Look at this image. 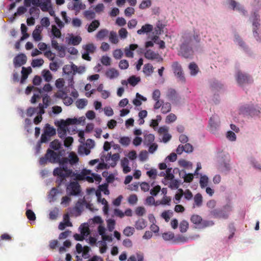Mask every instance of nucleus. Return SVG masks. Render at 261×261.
<instances>
[{
	"label": "nucleus",
	"mask_w": 261,
	"mask_h": 261,
	"mask_svg": "<svg viewBox=\"0 0 261 261\" xmlns=\"http://www.w3.org/2000/svg\"><path fill=\"white\" fill-rule=\"evenodd\" d=\"M58 162L60 167L55 168L53 171L54 175L57 176L56 182L58 186L65 184L68 178H70V180H86L89 182H93L95 181L97 184L101 180L100 175L92 173L90 170L84 169L80 172H73L72 170L68 169L69 163L67 158H63Z\"/></svg>",
	"instance_id": "1"
},
{
	"label": "nucleus",
	"mask_w": 261,
	"mask_h": 261,
	"mask_svg": "<svg viewBox=\"0 0 261 261\" xmlns=\"http://www.w3.org/2000/svg\"><path fill=\"white\" fill-rule=\"evenodd\" d=\"M193 36L191 34H185L182 38L179 55L185 58H191L193 55V50L191 47V43Z\"/></svg>",
	"instance_id": "2"
},
{
	"label": "nucleus",
	"mask_w": 261,
	"mask_h": 261,
	"mask_svg": "<svg viewBox=\"0 0 261 261\" xmlns=\"http://www.w3.org/2000/svg\"><path fill=\"white\" fill-rule=\"evenodd\" d=\"M250 19L252 21L253 36L257 42H260L261 41V37L260 36V31H259L260 26L259 16L256 12H254Z\"/></svg>",
	"instance_id": "3"
},
{
	"label": "nucleus",
	"mask_w": 261,
	"mask_h": 261,
	"mask_svg": "<svg viewBox=\"0 0 261 261\" xmlns=\"http://www.w3.org/2000/svg\"><path fill=\"white\" fill-rule=\"evenodd\" d=\"M234 77L237 84L240 86L253 82V79L250 75L240 70L236 72Z\"/></svg>",
	"instance_id": "4"
},
{
	"label": "nucleus",
	"mask_w": 261,
	"mask_h": 261,
	"mask_svg": "<svg viewBox=\"0 0 261 261\" xmlns=\"http://www.w3.org/2000/svg\"><path fill=\"white\" fill-rule=\"evenodd\" d=\"M171 67L177 81L181 83H185L186 78L181 65L178 62H174L171 65Z\"/></svg>",
	"instance_id": "5"
},
{
	"label": "nucleus",
	"mask_w": 261,
	"mask_h": 261,
	"mask_svg": "<svg viewBox=\"0 0 261 261\" xmlns=\"http://www.w3.org/2000/svg\"><path fill=\"white\" fill-rule=\"evenodd\" d=\"M76 250L77 253L76 255L77 260L82 261L81 257L85 259L88 258L90 257V248L88 246L83 247L81 244L77 243L76 245Z\"/></svg>",
	"instance_id": "6"
},
{
	"label": "nucleus",
	"mask_w": 261,
	"mask_h": 261,
	"mask_svg": "<svg viewBox=\"0 0 261 261\" xmlns=\"http://www.w3.org/2000/svg\"><path fill=\"white\" fill-rule=\"evenodd\" d=\"M67 180L65 182L66 186V192L69 195L77 196L81 192L80 186L77 181H71L67 184Z\"/></svg>",
	"instance_id": "7"
},
{
	"label": "nucleus",
	"mask_w": 261,
	"mask_h": 261,
	"mask_svg": "<svg viewBox=\"0 0 261 261\" xmlns=\"http://www.w3.org/2000/svg\"><path fill=\"white\" fill-rule=\"evenodd\" d=\"M96 49V46L93 43H89L83 46L82 58L87 61H90L91 58L90 54L93 53Z\"/></svg>",
	"instance_id": "8"
},
{
	"label": "nucleus",
	"mask_w": 261,
	"mask_h": 261,
	"mask_svg": "<svg viewBox=\"0 0 261 261\" xmlns=\"http://www.w3.org/2000/svg\"><path fill=\"white\" fill-rule=\"evenodd\" d=\"M79 229H80L81 234L76 233L73 236L76 241H82L85 239L90 233L89 226L87 224H82Z\"/></svg>",
	"instance_id": "9"
},
{
	"label": "nucleus",
	"mask_w": 261,
	"mask_h": 261,
	"mask_svg": "<svg viewBox=\"0 0 261 261\" xmlns=\"http://www.w3.org/2000/svg\"><path fill=\"white\" fill-rule=\"evenodd\" d=\"M217 167L220 172L225 174L228 173L232 168L230 162L225 160H218Z\"/></svg>",
	"instance_id": "10"
},
{
	"label": "nucleus",
	"mask_w": 261,
	"mask_h": 261,
	"mask_svg": "<svg viewBox=\"0 0 261 261\" xmlns=\"http://www.w3.org/2000/svg\"><path fill=\"white\" fill-rule=\"evenodd\" d=\"M220 124L219 117L217 115H213L210 119V131L213 134H216L217 128Z\"/></svg>",
	"instance_id": "11"
},
{
	"label": "nucleus",
	"mask_w": 261,
	"mask_h": 261,
	"mask_svg": "<svg viewBox=\"0 0 261 261\" xmlns=\"http://www.w3.org/2000/svg\"><path fill=\"white\" fill-rule=\"evenodd\" d=\"M119 159L120 155L119 153H116L112 155L111 153H108L106 157V161L109 164V167H114L116 165Z\"/></svg>",
	"instance_id": "12"
},
{
	"label": "nucleus",
	"mask_w": 261,
	"mask_h": 261,
	"mask_svg": "<svg viewBox=\"0 0 261 261\" xmlns=\"http://www.w3.org/2000/svg\"><path fill=\"white\" fill-rule=\"evenodd\" d=\"M228 4L229 7L233 10L238 11L243 15L246 14V12L245 10L244 7L237 2L230 0L229 1Z\"/></svg>",
	"instance_id": "13"
},
{
	"label": "nucleus",
	"mask_w": 261,
	"mask_h": 261,
	"mask_svg": "<svg viewBox=\"0 0 261 261\" xmlns=\"http://www.w3.org/2000/svg\"><path fill=\"white\" fill-rule=\"evenodd\" d=\"M74 64L71 63L70 64H67L64 66L63 68V72L68 75H73L74 74ZM71 86L72 85L73 77L72 76L70 79Z\"/></svg>",
	"instance_id": "14"
},
{
	"label": "nucleus",
	"mask_w": 261,
	"mask_h": 261,
	"mask_svg": "<svg viewBox=\"0 0 261 261\" xmlns=\"http://www.w3.org/2000/svg\"><path fill=\"white\" fill-rule=\"evenodd\" d=\"M14 66L16 67H19L21 66L24 65L27 61V57L23 54H21L15 57L14 59Z\"/></svg>",
	"instance_id": "15"
},
{
	"label": "nucleus",
	"mask_w": 261,
	"mask_h": 261,
	"mask_svg": "<svg viewBox=\"0 0 261 261\" xmlns=\"http://www.w3.org/2000/svg\"><path fill=\"white\" fill-rule=\"evenodd\" d=\"M46 157L50 163H57L60 161L59 154L50 149H48L46 153Z\"/></svg>",
	"instance_id": "16"
},
{
	"label": "nucleus",
	"mask_w": 261,
	"mask_h": 261,
	"mask_svg": "<svg viewBox=\"0 0 261 261\" xmlns=\"http://www.w3.org/2000/svg\"><path fill=\"white\" fill-rule=\"evenodd\" d=\"M45 113V110L43 108L38 106L37 108L30 107L27 109V115L29 117H31L33 115L37 114V115H42Z\"/></svg>",
	"instance_id": "17"
},
{
	"label": "nucleus",
	"mask_w": 261,
	"mask_h": 261,
	"mask_svg": "<svg viewBox=\"0 0 261 261\" xmlns=\"http://www.w3.org/2000/svg\"><path fill=\"white\" fill-rule=\"evenodd\" d=\"M210 214L214 218L227 219V215L224 213L223 208L214 209L211 211Z\"/></svg>",
	"instance_id": "18"
},
{
	"label": "nucleus",
	"mask_w": 261,
	"mask_h": 261,
	"mask_svg": "<svg viewBox=\"0 0 261 261\" xmlns=\"http://www.w3.org/2000/svg\"><path fill=\"white\" fill-rule=\"evenodd\" d=\"M233 41L236 44L240 47L241 49L245 51L247 50V47L246 45L238 34H234Z\"/></svg>",
	"instance_id": "19"
},
{
	"label": "nucleus",
	"mask_w": 261,
	"mask_h": 261,
	"mask_svg": "<svg viewBox=\"0 0 261 261\" xmlns=\"http://www.w3.org/2000/svg\"><path fill=\"white\" fill-rule=\"evenodd\" d=\"M138 46L136 44H132L129 46L124 48L125 56L127 58H133L134 57L133 51L138 48Z\"/></svg>",
	"instance_id": "20"
},
{
	"label": "nucleus",
	"mask_w": 261,
	"mask_h": 261,
	"mask_svg": "<svg viewBox=\"0 0 261 261\" xmlns=\"http://www.w3.org/2000/svg\"><path fill=\"white\" fill-rule=\"evenodd\" d=\"M190 74L191 76H196L199 72L198 65L194 62H191L188 66Z\"/></svg>",
	"instance_id": "21"
},
{
	"label": "nucleus",
	"mask_w": 261,
	"mask_h": 261,
	"mask_svg": "<svg viewBox=\"0 0 261 261\" xmlns=\"http://www.w3.org/2000/svg\"><path fill=\"white\" fill-rule=\"evenodd\" d=\"M42 29L41 26L37 25L32 33V37L35 41L38 42L42 40L41 33Z\"/></svg>",
	"instance_id": "22"
},
{
	"label": "nucleus",
	"mask_w": 261,
	"mask_h": 261,
	"mask_svg": "<svg viewBox=\"0 0 261 261\" xmlns=\"http://www.w3.org/2000/svg\"><path fill=\"white\" fill-rule=\"evenodd\" d=\"M119 73L115 68H111L108 69L106 72V77L110 80H113L118 77Z\"/></svg>",
	"instance_id": "23"
},
{
	"label": "nucleus",
	"mask_w": 261,
	"mask_h": 261,
	"mask_svg": "<svg viewBox=\"0 0 261 261\" xmlns=\"http://www.w3.org/2000/svg\"><path fill=\"white\" fill-rule=\"evenodd\" d=\"M86 204V201L84 199H80L75 204L74 210L77 213V215H80L83 211L84 206Z\"/></svg>",
	"instance_id": "24"
},
{
	"label": "nucleus",
	"mask_w": 261,
	"mask_h": 261,
	"mask_svg": "<svg viewBox=\"0 0 261 261\" xmlns=\"http://www.w3.org/2000/svg\"><path fill=\"white\" fill-rule=\"evenodd\" d=\"M72 225V223L69 220V215L68 214H66L64 216L63 222H62L59 224L58 227L60 230H62L66 227H71Z\"/></svg>",
	"instance_id": "25"
},
{
	"label": "nucleus",
	"mask_w": 261,
	"mask_h": 261,
	"mask_svg": "<svg viewBox=\"0 0 261 261\" xmlns=\"http://www.w3.org/2000/svg\"><path fill=\"white\" fill-rule=\"evenodd\" d=\"M166 96L169 101L174 102L176 101L177 93L175 90L169 89L166 92Z\"/></svg>",
	"instance_id": "26"
},
{
	"label": "nucleus",
	"mask_w": 261,
	"mask_h": 261,
	"mask_svg": "<svg viewBox=\"0 0 261 261\" xmlns=\"http://www.w3.org/2000/svg\"><path fill=\"white\" fill-rule=\"evenodd\" d=\"M41 10L43 12H47L51 8V3L50 0H41L39 6Z\"/></svg>",
	"instance_id": "27"
},
{
	"label": "nucleus",
	"mask_w": 261,
	"mask_h": 261,
	"mask_svg": "<svg viewBox=\"0 0 261 261\" xmlns=\"http://www.w3.org/2000/svg\"><path fill=\"white\" fill-rule=\"evenodd\" d=\"M179 176L184 179L186 182H190L193 179L194 176L192 173H187L184 170H182L179 172Z\"/></svg>",
	"instance_id": "28"
},
{
	"label": "nucleus",
	"mask_w": 261,
	"mask_h": 261,
	"mask_svg": "<svg viewBox=\"0 0 261 261\" xmlns=\"http://www.w3.org/2000/svg\"><path fill=\"white\" fill-rule=\"evenodd\" d=\"M121 165L124 173H127L130 171L131 168L129 166V161L127 158H124L121 160Z\"/></svg>",
	"instance_id": "29"
},
{
	"label": "nucleus",
	"mask_w": 261,
	"mask_h": 261,
	"mask_svg": "<svg viewBox=\"0 0 261 261\" xmlns=\"http://www.w3.org/2000/svg\"><path fill=\"white\" fill-rule=\"evenodd\" d=\"M209 178L208 176L205 174H200L199 185L201 189H204L208 184Z\"/></svg>",
	"instance_id": "30"
},
{
	"label": "nucleus",
	"mask_w": 261,
	"mask_h": 261,
	"mask_svg": "<svg viewBox=\"0 0 261 261\" xmlns=\"http://www.w3.org/2000/svg\"><path fill=\"white\" fill-rule=\"evenodd\" d=\"M153 30V26L149 24H146L143 25L141 29L137 31L139 35H142L145 33H149Z\"/></svg>",
	"instance_id": "31"
},
{
	"label": "nucleus",
	"mask_w": 261,
	"mask_h": 261,
	"mask_svg": "<svg viewBox=\"0 0 261 261\" xmlns=\"http://www.w3.org/2000/svg\"><path fill=\"white\" fill-rule=\"evenodd\" d=\"M260 110L261 108L259 106L251 105H250L249 115L251 116H258L260 114Z\"/></svg>",
	"instance_id": "32"
},
{
	"label": "nucleus",
	"mask_w": 261,
	"mask_h": 261,
	"mask_svg": "<svg viewBox=\"0 0 261 261\" xmlns=\"http://www.w3.org/2000/svg\"><path fill=\"white\" fill-rule=\"evenodd\" d=\"M194 205L193 207H200L203 202V197L201 194L197 193L194 197Z\"/></svg>",
	"instance_id": "33"
},
{
	"label": "nucleus",
	"mask_w": 261,
	"mask_h": 261,
	"mask_svg": "<svg viewBox=\"0 0 261 261\" xmlns=\"http://www.w3.org/2000/svg\"><path fill=\"white\" fill-rule=\"evenodd\" d=\"M250 105L248 104H244L241 106L239 109V113L240 114L243 115H249Z\"/></svg>",
	"instance_id": "34"
},
{
	"label": "nucleus",
	"mask_w": 261,
	"mask_h": 261,
	"mask_svg": "<svg viewBox=\"0 0 261 261\" xmlns=\"http://www.w3.org/2000/svg\"><path fill=\"white\" fill-rule=\"evenodd\" d=\"M144 56L148 60H154L158 58L159 55L151 49H147L144 54Z\"/></svg>",
	"instance_id": "35"
},
{
	"label": "nucleus",
	"mask_w": 261,
	"mask_h": 261,
	"mask_svg": "<svg viewBox=\"0 0 261 261\" xmlns=\"http://www.w3.org/2000/svg\"><path fill=\"white\" fill-rule=\"evenodd\" d=\"M166 182L168 183L167 185H168V187L172 190L177 189L180 185L179 180L173 178L172 179H167Z\"/></svg>",
	"instance_id": "36"
},
{
	"label": "nucleus",
	"mask_w": 261,
	"mask_h": 261,
	"mask_svg": "<svg viewBox=\"0 0 261 261\" xmlns=\"http://www.w3.org/2000/svg\"><path fill=\"white\" fill-rule=\"evenodd\" d=\"M31 71H32V69L31 67H28V68H26L24 67H23L22 68V70H21L22 77H21V79L20 81L21 83H22V84L23 83V82L28 78L29 74H30Z\"/></svg>",
	"instance_id": "37"
},
{
	"label": "nucleus",
	"mask_w": 261,
	"mask_h": 261,
	"mask_svg": "<svg viewBox=\"0 0 261 261\" xmlns=\"http://www.w3.org/2000/svg\"><path fill=\"white\" fill-rule=\"evenodd\" d=\"M199 237V236L198 234H196V235L193 236H191L189 238L186 237L185 236H179L177 237L176 241L177 242L184 243L188 242L189 241V239H190L191 240H195V239L198 238Z\"/></svg>",
	"instance_id": "38"
},
{
	"label": "nucleus",
	"mask_w": 261,
	"mask_h": 261,
	"mask_svg": "<svg viewBox=\"0 0 261 261\" xmlns=\"http://www.w3.org/2000/svg\"><path fill=\"white\" fill-rule=\"evenodd\" d=\"M118 142L122 146L127 147L131 143V138L128 136L120 137Z\"/></svg>",
	"instance_id": "39"
},
{
	"label": "nucleus",
	"mask_w": 261,
	"mask_h": 261,
	"mask_svg": "<svg viewBox=\"0 0 261 261\" xmlns=\"http://www.w3.org/2000/svg\"><path fill=\"white\" fill-rule=\"evenodd\" d=\"M99 21L97 20H94L88 26L87 31L89 33L93 32L99 27Z\"/></svg>",
	"instance_id": "40"
},
{
	"label": "nucleus",
	"mask_w": 261,
	"mask_h": 261,
	"mask_svg": "<svg viewBox=\"0 0 261 261\" xmlns=\"http://www.w3.org/2000/svg\"><path fill=\"white\" fill-rule=\"evenodd\" d=\"M59 193V191L56 188H53L48 195L49 202L55 201L56 199L57 195Z\"/></svg>",
	"instance_id": "41"
},
{
	"label": "nucleus",
	"mask_w": 261,
	"mask_h": 261,
	"mask_svg": "<svg viewBox=\"0 0 261 261\" xmlns=\"http://www.w3.org/2000/svg\"><path fill=\"white\" fill-rule=\"evenodd\" d=\"M153 69L152 65L151 64L148 63L144 65L143 71L146 75L149 76L152 73Z\"/></svg>",
	"instance_id": "42"
},
{
	"label": "nucleus",
	"mask_w": 261,
	"mask_h": 261,
	"mask_svg": "<svg viewBox=\"0 0 261 261\" xmlns=\"http://www.w3.org/2000/svg\"><path fill=\"white\" fill-rule=\"evenodd\" d=\"M146 225V221L142 218L139 219L135 223V227L138 230L143 229Z\"/></svg>",
	"instance_id": "43"
},
{
	"label": "nucleus",
	"mask_w": 261,
	"mask_h": 261,
	"mask_svg": "<svg viewBox=\"0 0 261 261\" xmlns=\"http://www.w3.org/2000/svg\"><path fill=\"white\" fill-rule=\"evenodd\" d=\"M67 159H68V163L71 165L76 164L79 161V158L77 155L73 152L69 153Z\"/></svg>",
	"instance_id": "44"
},
{
	"label": "nucleus",
	"mask_w": 261,
	"mask_h": 261,
	"mask_svg": "<svg viewBox=\"0 0 261 261\" xmlns=\"http://www.w3.org/2000/svg\"><path fill=\"white\" fill-rule=\"evenodd\" d=\"M154 141V136L151 134H146L144 135V143L146 146L153 143Z\"/></svg>",
	"instance_id": "45"
},
{
	"label": "nucleus",
	"mask_w": 261,
	"mask_h": 261,
	"mask_svg": "<svg viewBox=\"0 0 261 261\" xmlns=\"http://www.w3.org/2000/svg\"><path fill=\"white\" fill-rule=\"evenodd\" d=\"M51 33L52 36H53V38H60L61 37V31L55 25H53L51 26Z\"/></svg>",
	"instance_id": "46"
},
{
	"label": "nucleus",
	"mask_w": 261,
	"mask_h": 261,
	"mask_svg": "<svg viewBox=\"0 0 261 261\" xmlns=\"http://www.w3.org/2000/svg\"><path fill=\"white\" fill-rule=\"evenodd\" d=\"M172 168H167L165 171V173H166V177L164 178L163 180L162 181L163 183L166 185L168 183L166 182L167 181V179H172L174 178V175L171 172Z\"/></svg>",
	"instance_id": "47"
},
{
	"label": "nucleus",
	"mask_w": 261,
	"mask_h": 261,
	"mask_svg": "<svg viewBox=\"0 0 261 261\" xmlns=\"http://www.w3.org/2000/svg\"><path fill=\"white\" fill-rule=\"evenodd\" d=\"M109 34V31L106 29L99 30L96 35V38L98 40H102Z\"/></svg>",
	"instance_id": "48"
},
{
	"label": "nucleus",
	"mask_w": 261,
	"mask_h": 261,
	"mask_svg": "<svg viewBox=\"0 0 261 261\" xmlns=\"http://www.w3.org/2000/svg\"><path fill=\"white\" fill-rule=\"evenodd\" d=\"M86 6L81 1L74 2L72 6V9L74 10L76 12H79L81 10L85 9Z\"/></svg>",
	"instance_id": "49"
},
{
	"label": "nucleus",
	"mask_w": 261,
	"mask_h": 261,
	"mask_svg": "<svg viewBox=\"0 0 261 261\" xmlns=\"http://www.w3.org/2000/svg\"><path fill=\"white\" fill-rule=\"evenodd\" d=\"M109 41L113 44H117L118 43L119 39L116 32L111 31L110 32Z\"/></svg>",
	"instance_id": "50"
},
{
	"label": "nucleus",
	"mask_w": 261,
	"mask_h": 261,
	"mask_svg": "<svg viewBox=\"0 0 261 261\" xmlns=\"http://www.w3.org/2000/svg\"><path fill=\"white\" fill-rule=\"evenodd\" d=\"M44 133L46 134L48 136L51 137L56 134V130L53 127H51L50 126V125L47 124L46 125Z\"/></svg>",
	"instance_id": "51"
},
{
	"label": "nucleus",
	"mask_w": 261,
	"mask_h": 261,
	"mask_svg": "<svg viewBox=\"0 0 261 261\" xmlns=\"http://www.w3.org/2000/svg\"><path fill=\"white\" fill-rule=\"evenodd\" d=\"M43 103H39V106L40 107L43 108V110H44L45 109H46L50 103L49 97L47 95H45L43 96Z\"/></svg>",
	"instance_id": "52"
},
{
	"label": "nucleus",
	"mask_w": 261,
	"mask_h": 261,
	"mask_svg": "<svg viewBox=\"0 0 261 261\" xmlns=\"http://www.w3.org/2000/svg\"><path fill=\"white\" fill-rule=\"evenodd\" d=\"M90 150L89 148L85 145H82L79 147L78 152L81 155H88L90 153Z\"/></svg>",
	"instance_id": "53"
},
{
	"label": "nucleus",
	"mask_w": 261,
	"mask_h": 261,
	"mask_svg": "<svg viewBox=\"0 0 261 261\" xmlns=\"http://www.w3.org/2000/svg\"><path fill=\"white\" fill-rule=\"evenodd\" d=\"M42 75L46 82H49L52 79V74L48 70H43L42 71Z\"/></svg>",
	"instance_id": "54"
},
{
	"label": "nucleus",
	"mask_w": 261,
	"mask_h": 261,
	"mask_svg": "<svg viewBox=\"0 0 261 261\" xmlns=\"http://www.w3.org/2000/svg\"><path fill=\"white\" fill-rule=\"evenodd\" d=\"M82 41V38L79 36H72L69 39V43L73 45L79 44Z\"/></svg>",
	"instance_id": "55"
},
{
	"label": "nucleus",
	"mask_w": 261,
	"mask_h": 261,
	"mask_svg": "<svg viewBox=\"0 0 261 261\" xmlns=\"http://www.w3.org/2000/svg\"><path fill=\"white\" fill-rule=\"evenodd\" d=\"M173 212L171 210L165 211L161 215L162 217L165 219L166 222H168L170 218L173 216Z\"/></svg>",
	"instance_id": "56"
},
{
	"label": "nucleus",
	"mask_w": 261,
	"mask_h": 261,
	"mask_svg": "<svg viewBox=\"0 0 261 261\" xmlns=\"http://www.w3.org/2000/svg\"><path fill=\"white\" fill-rule=\"evenodd\" d=\"M59 209L57 207L54 208L51 211H50L49 214V218L51 220H56L59 215Z\"/></svg>",
	"instance_id": "57"
},
{
	"label": "nucleus",
	"mask_w": 261,
	"mask_h": 261,
	"mask_svg": "<svg viewBox=\"0 0 261 261\" xmlns=\"http://www.w3.org/2000/svg\"><path fill=\"white\" fill-rule=\"evenodd\" d=\"M171 109V104L169 102H164L161 107V112L163 114H166L169 112Z\"/></svg>",
	"instance_id": "58"
},
{
	"label": "nucleus",
	"mask_w": 261,
	"mask_h": 261,
	"mask_svg": "<svg viewBox=\"0 0 261 261\" xmlns=\"http://www.w3.org/2000/svg\"><path fill=\"white\" fill-rule=\"evenodd\" d=\"M44 63V60L42 59H33L31 63V65L33 67H41Z\"/></svg>",
	"instance_id": "59"
},
{
	"label": "nucleus",
	"mask_w": 261,
	"mask_h": 261,
	"mask_svg": "<svg viewBox=\"0 0 261 261\" xmlns=\"http://www.w3.org/2000/svg\"><path fill=\"white\" fill-rule=\"evenodd\" d=\"M141 79L140 77H136L134 75L131 76L128 79V82L133 86H136L140 81Z\"/></svg>",
	"instance_id": "60"
},
{
	"label": "nucleus",
	"mask_w": 261,
	"mask_h": 261,
	"mask_svg": "<svg viewBox=\"0 0 261 261\" xmlns=\"http://www.w3.org/2000/svg\"><path fill=\"white\" fill-rule=\"evenodd\" d=\"M134 232L135 229L134 227L127 226L124 229L123 233L126 237H130L134 234Z\"/></svg>",
	"instance_id": "61"
},
{
	"label": "nucleus",
	"mask_w": 261,
	"mask_h": 261,
	"mask_svg": "<svg viewBox=\"0 0 261 261\" xmlns=\"http://www.w3.org/2000/svg\"><path fill=\"white\" fill-rule=\"evenodd\" d=\"M86 68L85 66H77L74 64V74L76 73L83 74L86 72Z\"/></svg>",
	"instance_id": "62"
},
{
	"label": "nucleus",
	"mask_w": 261,
	"mask_h": 261,
	"mask_svg": "<svg viewBox=\"0 0 261 261\" xmlns=\"http://www.w3.org/2000/svg\"><path fill=\"white\" fill-rule=\"evenodd\" d=\"M84 16L88 19H92L95 18V14L94 12L92 10L85 11L84 13Z\"/></svg>",
	"instance_id": "63"
},
{
	"label": "nucleus",
	"mask_w": 261,
	"mask_h": 261,
	"mask_svg": "<svg viewBox=\"0 0 261 261\" xmlns=\"http://www.w3.org/2000/svg\"><path fill=\"white\" fill-rule=\"evenodd\" d=\"M226 137L229 141L231 142L235 141L237 139V136L234 132L231 130H229L226 133Z\"/></svg>",
	"instance_id": "64"
}]
</instances>
